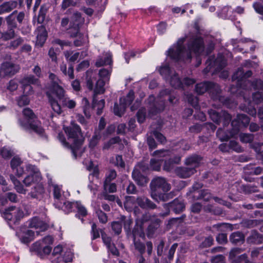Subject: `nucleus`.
Segmentation results:
<instances>
[{
  "mask_svg": "<svg viewBox=\"0 0 263 263\" xmlns=\"http://www.w3.org/2000/svg\"><path fill=\"white\" fill-rule=\"evenodd\" d=\"M63 129L68 137V142L62 133L58 135L59 141L65 147L71 149L74 158L81 156L83 152L81 148L83 140L80 127L74 122H71L69 126H64Z\"/></svg>",
  "mask_w": 263,
  "mask_h": 263,
  "instance_id": "f257e3e1",
  "label": "nucleus"
},
{
  "mask_svg": "<svg viewBox=\"0 0 263 263\" xmlns=\"http://www.w3.org/2000/svg\"><path fill=\"white\" fill-rule=\"evenodd\" d=\"M151 190V196L156 201H166L174 196V192H172L169 194L158 193L160 190L164 193L167 192L171 189V185L165 178L161 177H158L154 178L150 184Z\"/></svg>",
  "mask_w": 263,
  "mask_h": 263,
  "instance_id": "f03ea898",
  "label": "nucleus"
},
{
  "mask_svg": "<svg viewBox=\"0 0 263 263\" xmlns=\"http://www.w3.org/2000/svg\"><path fill=\"white\" fill-rule=\"evenodd\" d=\"M49 79L50 84L47 86V90L46 94L53 111L58 114H60L62 112L61 106L57 100L53 98L52 94L55 95L60 91L64 90V88L60 85L62 82L55 74L52 73H49Z\"/></svg>",
  "mask_w": 263,
  "mask_h": 263,
  "instance_id": "7ed1b4c3",
  "label": "nucleus"
},
{
  "mask_svg": "<svg viewBox=\"0 0 263 263\" xmlns=\"http://www.w3.org/2000/svg\"><path fill=\"white\" fill-rule=\"evenodd\" d=\"M25 118L24 121L19 120L20 126L25 130H32L41 137L46 138L44 130L42 127L41 123L38 121L33 112L29 108H25L23 111Z\"/></svg>",
  "mask_w": 263,
  "mask_h": 263,
  "instance_id": "20e7f679",
  "label": "nucleus"
},
{
  "mask_svg": "<svg viewBox=\"0 0 263 263\" xmlns=\"http://www.w3.org/2000/svg\"><path fill=\"white\" fill-rule=\"evenodd\" d=\"M189 51L185 50L182 47V60H190L192 58L191 52L197 55H200L204 50V46L203 39L197 37L192 39L188 45Z\"/></svg>",
  "mask_w": 263,
  "mask_h": 263,
  "instance_id": "39448f33",
  "label": "nucleus"
},
{
  "mask_svg": "<svg viewBox=\"0 0 263 263\" xmlns=\"http://www.w3.org/2000/svg\"><path fill=\"white\" fill-rule=\"evenodd\" d=\"M160 74L166 80L168 81L175 88L181 87V81L176 72L171 69L167 64L162 65L159 69Z\"/></svg>",
  "mask_w": 263,
  "mask_h": 263,
  "instance_id": "423d86ee",
  "label": "nucleus"
},
{
  "mask_svg": "<svg viewBox=\"0 0 263 263\" xmlns=\"http://www.w3.org/2000/svg\"><path fill=\"white\" fill-rule=\"evenodd\" d=\"M27 170L29 173L23 180L24 183L27 186L32 183L41 181L42 177L39 169L34 165L29 164L26 167Z\"/></svg>",
  "mask_w": 263,
  "mask_h": 263,
  "instance_id": "0eeeda50",
  "label": "nucleus"
},
{
  "mask_svg": "<svg viewBox=\"0 0 263 263\" xmlns=\"http://www.w3.org/2000/svg\"><path fill=\"white\" fill-rule=\"evenodd\" d=\"M84 22L81 14L76 11L73 12L70 18L69 33L72 37L78 36L79 33L80 25Z\"/></svg>",
  "mask_w": 263,
  "mask_h": 263,
  "instance_id": "6e6552de",
  "label": "nucleus"
},
{
  "mask_svg": "<svg viewBox=\"0 0 263 263\" xmlns=\"http://www.w3.org/2000/svg\"><path fill=\"white\" fill-rule=\"evenodd\" d=\"M170 152L166 150H158L153 153V155L155 157L150 161V168L154 171H159L163 161L162 158L168 156Z\"/></svg>",
  "mask_w": 263,
  "mask_h": 263,
  "instance_id": "1a4fd4ad",
  "label": "nucleus"
},
{
  "mask_svg": "<svg viewBox=\"0 0 263 263\" xmlns=\"http://www.w3.org/2000/svg\"><path fill=\"white\" fill-rule=\"evenodd\" d=\"M209 115L212 120L217 124H219L222 120L224 126L228 125L231 121V116L226 111H221L219 113L215 110L211 109L209 111Z\"/></svg>",
  "mask_w": 263,
  "mask_h": 263,
  "instance_id": "9d476101",
  "label": "nucleus"
},
{
  "mask_svg": "<svg viewBox=\"0 0 263 263\" xmlns=\"http://www.w3.org/2000/svg\"><path fill=\"white\" fill-rule=\"evenodd\" d=\"M20 69V66L18 65L11 62L3 63L0 68V77L2 78L11 77L16 73Z\"/></svg>",
  "mask_w": 263,
  "mask_h": 263,
  "instance_id": "9b49d317",
  "label": "nucleus"
},
{
  "mask_svg": "<svg viewBox=\"0 0 263 263\" xmlns=\"http://www.w3.org/2000/svg\"><path fill=\"white\" fill-rule=\"evenodd\" d=\"M226 61L222 55H219L214 60V58L210 57L206 61L207 67L204 69L205 72H209L212 67H215L216 70L219 71L226 66Z\"/></svg>",
  "mask_w": 263,
  "mask_h": 263,
  "instance_id": "f8f14e48",
  "label": "nucleus"
},
{
  "mask_svg": "<svg viewBox=\"0 0 263 263\" xmlns=\"http://www.w3.org/2000/svg\"><path fill=\"white\" fill-rule=\"evenodd\" d=\"M24 216L23 211L15 206H11L6 210L4 214V217L8 220L13 221L14 223L20 220Z\"/></svg>",
  "mask_w": 263,
  "mask_h": 263,
  "instance_id": "ddd939ff",
  "label": "nucleus"
},
{
  "mask_svg": "<svg viewBox=\"0 0 263 263\" xmlns=\"http://www.w3.org/2000/svg\"><path fill=\"white\" fill-rule=\"evenodd\" d=\"M181 160V157L179 155L171 158L167 161H165L163 166L164 170L168 172H174L178 176H181V169L179 167L176 166L179 164Z\"/></svg>",
  "mask_w": 263,
  "mask_h": 263,
  "instance_id": "4468645a",
  "label": "nucleus"
},
{
  "mask_svg": "<svg viewBox=\"0 0 263 263\" xmlns=\"http://www.w3.org/2000/svg\"><path fill=\"white\" fill-rule=\"evenodd\" d=\"M30 250L36 255L42 257L44 255L49 254L51 251V248L49 246L44 245L43 241L39 240L32 245Z\"/></svg>",
  "mask_w": 263,
  "mask_h": 263,
  "instance_id": "2eb2a0df",
  "label": "nucleus"
},
{
  "mask_svg": "<svg viewBox=\"0 0 263 263\" xmlns=\"http://www.w3.org/2000/svg\"><path fill=\"white\" fill-rule=\"evenodd\" d=\"M16 235L23 243H28L34 239V232L25 227H21L16 232Z\"/></svg>",
  "mask_w": 263,
  "mask_h": 263,
  "instance_id": "dca6fc26",
  "label": "nucleus"
},
{
  "mask_svg": "<svg viewBox=\"0 0 263 263\" xmlns=\"http://www.w3.org/2000/svg\"><path fill=\"white\" fill-rule=\"evenodd\" d=\"M61 103L63 107H66L69 109H72L75 107L76 102L74 100L71 99L66 95L65 90H61L59 92L55 94Z\"/></svg>",
  "mask_w": 263,
  "mask_h": 263,
  "instance_id": "f3484780",
  "label": "nucleus"
},
{
  "mask_svg": "<svg viewBox=\"0 0 263 263\" xmlns=\"http://www.w3.org/2000/svg\"><path fill=\"white\" fill-rule=\"evenodd\" d=\"M39 80L33 75H30L24 77L21 81V83L23 86L24 91L28 94L32 92V87L31 84H38Z\"/></svg>",
  "mask_w": 263,
  "mask_h": 263,
  "instance_id": "a211bd4d",
  "label": "nucleus"
},
{
  "mask_svg": "<svg viewBox=\"0 0 263 263\" xmlns=\"http://www.w3.org/2000/svg\"><path fill=\"white\" fill-rule=\"evenodd\" d=\"M168 55L173 61L177 62L181 58V39H178L176 43L174 44L167 51Z\"/></svg>",
  "mask_w": 263,
  "mask_h": 263,
  "instance_id": "6ab92c4d",
  "label": "nucleus"
},
{
  "mask_svg": "<svg viewBox=\"0 0 263 263\" xmlns=\"http://www.w3.org/2000/svg\"><path fill=\"white\" fill-rule=\"evenodd\" d=\"M53 186V194L54 199V204L58 209H62V203L64 202V199L62 195V188L57 184H51Z\"/></svg>",
  "mask_w": 263,
  "mask_h": 263,
  "instance_id": "aec40b11",
  "label": "nucleus"
},
{
  "mask_svg": "<svg viewBox=\"0 0 263 263\" xmlns=\"http://www.w3.org/2000/svg\"><path fill=\"white\" fill-rule=\"evenodd\" d=\"M138 205L143 209L154 210L157 208V205L147 197L142 196H139L136 199Z\"/></svg>",
  "mask_w": 263,
  "mask_h": 263,
  "instance_id": "412c9836",
  "label": "nucleus"
},
{
  "mask_svg": "<svg viewBox=\"0 0 263 263\" xmlns=\"http://www.w3.org/2000/svg\"><path fill=\"white\" fill-rule=\"evenodd\" d=\"M29 227L31 228H34L36 230H39V231H36L37 235L39 234V231H45L48 227L47 223L36 217L30 219L29 221Z\"/></svg>",
  "mask_w": 263,
  "mask_h": 263,
  "instance_id": "4be33fe9",
  "label": "nucleus"
},
{
  "mask_svg": "<svg viewBox=\"0 0 263 263\" xmlns=\"http://www.w3.org/2000/svg\"><path fill=\"white\" fill-rule=\"evenodd\" d=\"M247 242L249 244L259 245L263 243V235L255 230H253L247 238Z\"/></svg>",
  "mask_w": 263,
  "mask_h": 263,
  "instance_id": "5701e85b",
  "label": "nucleus"
},
{
  "mask_svg": "<svg viewBox=\"0 0 263 263\" xmlns=\"http://www.w3.org/2000/svg\"><path fill=\"white\" fill-rule=\"evenodd\" d=\"M132 177L134 180L140 186H144L148 182L147 178L142 175L138 168H135L132 173Z\"/></svg>",
  "mask_w": 263,
  "mask_h": 263,
  "instance_id": "b1692460",
  "label": "nucleus"
},
{
  "mask_svg": "<svg viewBox=\"0 0 263 263\" xmlns=\"http://www.w3.org/2000/svg\"><path fill=\"white\" fill-rule=\"evenodd\" d=\"M45 193V189L42 184L39 183L32 189L31 192L28 194L32 198L41 199L43 197Z\"/></svg>",
  "mask_w": 263,
  "mask_h": 263,
  "instance_id": "393cba45",
  "label": "nucleus"
},
{
  "mask_svg": "<svg viewBox=\"0 0 263 263\" xmlns=\"http://www.w3.org/2000/svg\"><path fill=\"white\" fill-rule=\"evenodd\" d=\"M239 129L238 127H235L233 130L229 133V134H226L223 131V130L220 128H219L216 133L217 137L221 141H228L230 138L234 137L237 135L238 133Z\"/></svg>",
  "mask_w": 263,
  "mask_h": 263,
  "instance_id": "a878e982",
  "label": "nucleus"
},
{
  "mask_svg": "<svg viewBox=\"0 0 263 263\" xmlns=\"http://www.w3.org/2000/svg\"><path fill=\"white\" fill-rule=\"evenodd\" d=\"M36 44L40 47H42L44 43L45 42L47 36V33L45 28L41 26L37 28L36 31Z\"/></svg>",
  "mask_w": 263,
  "mask_h": 263,
  "instance_id": "bb28decb",
  "label": "nucleus"
},
{
  "mask_svg": "<svg viewBox=\"0 0 263 263\" xmlns=\"http://www.w3.org/2000/svg\"><path fill=\"white\" fill-rule=\"evenodd\" d=\"M202 158L197 155H193L189 157L185 161V165L189 167H193L195 169L201 162Z\"/></svg>",
  "mask_w": 263,
  "mask_h": 263,
  "instance_id": "cd10ccee",
  "label": "nucleus"
},
{
  "mask_svg": "<svg viewBox=\"0 0 263 263\" xmlns=\"http://www.w3.org/2000/svg\"><path fill=\"white\" fill-rule=\"evenodd\" d=\"M209 85L210 86L209 87V92L211 95L212 97L214 100L218 99L221 101V89L219 86L213 82H209Z\"/></svg>",
  "mask_w": 263,
  "mask_h": 263,
  "instance_id": "c85d7f7f",
  "label": "nucleus"
},
{
  "mask_svg": "<svg viewBox=\"0 0 263 263\" xmlns=\"http://www.w3.org/2000/svg\"><path fill=\"white\" fill-rule=\"evenodd\" d=\"M17 5V3L15 1H9L4 3L0 5V15L10 12L15 9Z\"/></svg>",
  "mask_w": 263,
  "mask_h": 263,
  "instance_id": "c756f323",
  "label": "nucleus"
},
{
  "mask_svg": "<svg viewBox=\"0 0 263 263\" xmlns=\"http://www.w3.org/2000/svg\"><path fill=\"white\" fill-rule=\"evenodd\" d=\"M245 235L240 232H235L230 236V241L234 245L241 244L245 241Z\"/></svg>",
  "mask_w": 263,
  "mask_h": 263,
  "instance_id": "7c9ffc66",
  "label": "nucleus"
},
{
  "mask_svg": "<svg viewBox=\"0 0 263 263\" xmlns=\"http://www.w3.org/2000/svg\"><path fill=\"white\" fill-rule=\"evenodd\" d=\"M165 103L163 101L161 100L159 102H157L150 105L149 114L154 115L162 110L164 109Z\"/></svg>",
  "mask_w": 263,
  "mask_h": 263,
  "instance_id": "2f4dec72",
  "label": "nucleus"
},
{
  "mask_svg": "<svg viewBox=\"0 0 263 263\" xmlns=\"http://www.w3.org/2000/svg\"><path fill=\"white\" fill-rule=\"evenodd\" d=\"M194 197L196 199H203L205 201H209L212 198L211 193L206 190L194 191Z\"/></svg>",
  "mask_w": 263,
  "mask_h": 263,
  "instance_id": "473e14b6",
  "label": "nucleus"
},
{
  "mask_svg": "<svg viewBox=\"0 0 263 263\" xmlns=\"http://www.w3.org/2000/svg\"><path fill=\"white\" fill-rule=\"evenodd\" d=\"M111 63V55L107 53L100 57L96 63L97 67H101L106 65H110Z\"/></svg>",
  "mask_w": 263,
  "mask_h": 263,
  "instance_id": "72a5a7b5",
  "label": "nucleus"
},
{
  "mask_svg": "<svg viewBox=\"0 0 263 263\" xmlns=\"http://www.w3.org/2000/svg\"><path fill=\"white\" fill-rule=\"evenodd\" d=\"M96 96L93 95V101H92V107L93 108L97 109V114L99 115L102 113V110L105 106V100L102 99L99 101L96 99Z\"/></svg>",
  "mask_w": 263,
  "mask_h": 263,
  "instance_id": "f704fd0d",
  "label": "nucleus"
},
{
  "mask_svg": "<svg viewBox=\"0 0 263 263\" xmlns=\"http://www.w3.org/2000/svg\"><path fill=\"white\" fill-rule=\"evenodd\" d=\"M16 13L17 11L15 10L6 17L7 24L9 28H15L17 27V24L15 21Z\"/></svg>",
  "mask_w": 263,
  "mask_h": 263,
  "instance_id": "c9c22d12",
  "label": "nucleus"
},
{
  "mask_svg": "<svg viewBox=\"0 0 263 263\" xmlns=\"http://www.w3.org/2000/svg\"><path fill=\"white\" fill-rule=\"evenodd\" d=\"M107 81L99 79L96 82V87L94 89V95L97 96L98 94L104 93L105 88L104 87L105 84Z\"/></svg>",
  "mask_w": 263,
  "mask_h": 263,
  "instance_id": "e433bc0d",
  "label": "nucleus"
},
{
  "mask_svg": "<svg viewBox=\"0 0 263 263\" xmlns=\"http://www.w3.org/2000/svg\"><path fill=\"white\" fill-rule=\"evenodd\" d=\"M126 108V105L122 103V99H120V105H118L117 103H115L114 104V114L117 116L121 117L124 114Z\"/></svg>",
  "mask_w": 263,
  "mask_h": 263,
  "instance_id": "4c0bfd02",
  "label": "nucleus"
},
{
  "mask_svg": "<svg viewBox=\"0 0 263 263\" xmlns=\"http://www.w3.org/2000/svg\"><path fill=\"white\" fill-rule=\"evenodd\" d=\"M209 82H205L197 84L195 87L196 92L199 95H202L206 91H209V87L210 86Z\"/></svg>",
  "mask_w": 263,
  "mask_h": 263,
  "instance_id": "58836bf2",
  "label": "nucleus"
},
{
  "mask_svg": "<svg viewBox=\"0 0 263 263\" xmlns=\"http://www.w3.org/2000/svg\"><path fill=\"white\" fill-rule=\"evenodd\" d=\"M60 70L65 76H68L70 79H73L74 78V70L72 66H69L68 69V71H67L66 64L62 63L60 65Z\"/></svg>",
  "mask_w": 263,
  "mask_h": 263,
  "instance_id": "ea45409f",
  "label": "nucleus"
},
{
  "mask_svg": "<svg viewBox=\"0 0 263 263\" xmlns=\"http://www.w3.org/2000/svg\"><path fill=\"white\" fill-rule=\"evenodd\" d=\"M213 228L220 232H226L227 230L232 231L233 230V226L228 223H217L213 225Z\"/></svg>",
  "mask_w": 263,
  "mask_h": 263,
  "instance_id": "a19ab883",
  "label": "nucleus"
},
{
  "mask_svg": "<svg viewBox=\"0 0 263 263\" xmlns=\"http://www.w3.org/2000/svg\"><path fill=\"white\" fill-rule=\"evenodd\" d=\"M241 191L245 194H251L257 192L258 188L255 185L251 184L242 185L240 187Z\"/></svg>",
  "mask_w": 263,
  "mask_h": 263,
  "instance_id": "79ce46f5",
  "label": "nucleus"
},
{
  "mask_svg": "<svg viewBox=\"0 0 263 263\" xmlns=\"http://www.w3.org/2000/svg\"><path fill=\"white\" fill-rule=\"evenodd\" d=\"M160 222V220L156 219V220L154 222L152 223L151 224L149 225V226L147 228V236L148 237H152L153 236L155 231L159 228Z\"/></svg>",
  "mask_w": 263,
  "mask_h": 263,
  "instance_id": "37998d69",
  "label": "nucleus"
},
{
  "mask_svg": "<svg viewBox=\"0 0 263 263\" xmlns=\"http://www.w3.org/2000/svg\"><path fill=\"white\" fill-rule=\"evenodd\" d=\"M232 80H237L238 84L241 85L240 82L244 81V71L242 68H238L232 76Z\"/></svg>",
  "mask_w": 263,
  "mask_h": 263,
  "instance_id": "c03bdc74",
  "label": "nucleus"
},
{
  "mask_svg": "<svg viewBox=\"0 0 263 263\" xmlns=\"http://www.w3.org/2000/svg\"><path fill=\"white\" fill-rule=\"evenodd\" d=\"M135 199L133 197L126 198L124 202V208L128 212L132 211L135 207Z\"/></svg>",
  "mask_w": 263,
  "mask_h": 263,
  "instance_id": "a18cd8bd",
  "label": "nucleus"
},
{
  "mask_svg": "<svg viewBox=\"0 0 263 263\" xmlns=\"http://www.w3.org/2000/svg\"><path fill=\"white\" fill-rule=\"evenodd\" d=\"M111 72V69L110 68L109 69H106L105 68L101 69L99 72V79L108 82Z\"/></svg>",
  "mask_w": 263,
  "mask_h": 263,
  "instance_id": "49530a36",
  "label": "nucleus"
},
{
  "mask_svg": "<svg viewBox=\"0 0 263 263\" xmlns=\"http://www.w3.org/2000/svg\"><path fill=\"white\" fill-rule=\"evenodd\" d=\"M101 137V133L100 132L96 131L94 135L92 136L89 142V147L93 148L98 143Z\"/></svg>",
  "mask_w": 263,
  "mask_h": 263,
  "instance_id": "de8ad7c7",
  "label": "nucleus"
},
{
  "mask_svg": "<svg viewBox=\"0 0 263 263\" xmlns=\"http://www.w3.org/2000/svg\"><path fill=\"white\" fill-rule=\"evenodd\" d=\"M24 42L23 37H18L9 43L8 48L10 49H15Z\"/></svg>",
  "mask_w": 263,
  "mask_h": 263,
  "instance_id": "09e8293b",
  "label": "nucleus"
},
{
  "mask_svg": "<svg viewBox=\"0 0 263 263\" xmlns=\"http://www.w3.org/2000/svg\"><path fill=\"white\" fill-rule=\"evenodd\" d=\"M120 99H122V103L125 105L126 107L127 106L129 105L132 103L134 99V91H130L126 97L121 98Z\"/></svg>",
  "mask_w": 263,
  "mask_h": 263,
  "instance_id": "8fccbe9b",
  "label": "nucleus"
},
{
  "mask_svg": "<svg viewBox=\"0 0 263 263\" xmlns=\"http://www.w3.org/2000/svg\"><path fill=\"white\" fill-rule=\"evenodd\" d=\"M0 154L4 159H8L13 155V152L9 147L4 146L1 149Z\"/></svg>",
  "mask_w": 263,
  "mask_h": 263,
  "instance_id": "3c124183",
  "label": "nucleus"
},
{
  "mask_svg": "<svg viewBox=\"0 0 263 263\" xmlns=\"http://www.w3.org/2000/svg\"><path fill=\"white\" fill-rule=\"evenodd\" d=\"M195 169L193 167L185 166L182 168V178H187L194 174L195 172Z\"/></svg>",
  "mask_w": 263,
  "mask_h": 263,
  "instance_id": "603ef678",
  "label": "nucleus"
},
{
  "mask_svg": "<svg viewBox=\"0 0 263 263\" xmlns=\"http://www.w3.org/2000/svg\"><path fill=\"white\" fill-rule=\"evenodd\" d=\"M132 233L133 235V239H134L135 238L136 239L137 236L140 237H144V233L142 227L140 226H136L133 230Z\"/></svg>",
  "mask_w": 263,
  "mask_h": 263,
  "instance_id": "864d4df0",
  "label": "nucleus"
},
{
  "mask_svg": "<svg viewBox=\"0 0 263 263\" xmlns=\"http://www.w3.org/2000/svg\"><path fill=\"white\" fill-rule=\"evenodd\" d=\"M75 206L77 209L78 214L80 216L84 217L87 214L86 209L79 202L75 203Z\"/></svg>",
  "mask_w": 263,
  "mask_h": 263,
  "instance_id": "5fc2aeb1",
  "label": "nucleus"
},
{
  "mask_svg": "<svg viewBox=\"0 0 263 263\" xmlns=\"http://www.w3.org/2000/svg\"><path fill=\"white\" fill-rule=\"evenodd\" d=\"M170 204L173 208V210L175 213H179L181 212V202L178 198L174 200Z\"/></svg>",
  "mask_w": 263,
  "mask_h": 263,
  "instance_id": "6e6d98bb",
  "label": "nucleus"
},
{
  "mask_svg": "<svg viewBox=\"0 0 263 263\" xmlns=\"http://www.w3.org/2000/svg\"><path fill=\"white\" fill-rule=\"evenodd\" d=\"M16 101L17 105L20 107H23L25 105L29 104L30 100L26 95H23L19 97L17 99Z\"/></svg>",
  "mask_w": 263,
  "mask_h": 263,
  "instance_id": "4d7b16f0",
  "label": "nucleus"
},
{
  "mask_svg": "<svg viewBox=\"0 0 263 263\" xmlns=\"http://www.w3.org/2000/svg\"><path fill=\"white\" fill-rule=\"evenodd\" d=\"M134 244L135 249L139 251V252L141 254H143L145 252V246L144 243L140 242V241H138L135 239H134Z\"/></svg>",
  "mask_w": 263,
  "mask_h": 263,
  "instance_id": "13d9d810",
  "label": "nucleus"
},
{
  "mask_svg": "<svg viewBox=\"0 0 263 263\" xmlns=\"http://www.w3.org/2000/svg\"><path fill=\"white\" fill-rule=\"evenodd\" d=\"M4 35V41H7L10 39H13L15 35V31L14 30V28H9L8 27V29L7 31L3 32Z\"/></svg>",
  "mask_w": 263,
  "mask_h": 263,
  "instance_id": "bf43d9fd",
  "label": "nucleus"
},
{
  "mask_svg": "<svg viewBox=\"0 0 263 263\" xmlns=\"http://www.w3.org/2000/svg\"><path fill=\"white\" fill-rule=\"evenodd\" d=\"M241 142L244 143H250L253 140V135L251 134L241 133L239 135Z\"/></svg>",
  "mask_w": 263,
  "mask_h": 263,
  "instance_id": "052dcab7",
  "label": "nucleus"
},
{
  "mask_svg": "<svg viewBox=\"0 0 263 263\" xmlns=\"http://www.w3.org/2000/svg\"><path fill=\"white\" fill-rule=\"evenodd\" d=\"M117 177V174L115 170H110L106 175L105 180L104 183H109Z\"/></svg>",
  "mask_w": 263,
  "mask_h": 263,
  "instance_id": "680f3d73",
  "label": "nucleus"
},
{
  "mask_svg": "<svg viewBox=\"0 0 263 263\" xmlns=\"http://www.w3.org/2000/svg\"><path fill=\"white\" fill-rule=\"evenodd\" d=\"M187 99L188 102L194 107L196 108L198 105V98L195 97L192 94L187 95Z\"/></svg>",
  "mask_w": 263,
  "mask_h": 263,
  "instance_id": "e2e57ef3",
  "label": "nucleus"
},
{
  "mask_svg": "<svg viewBox=\"0 0 263 263\" xmlns=\"http://www.w3.org/2000/svg\"><path fill=\"white\" fill-rule=\"evenodd\" d=\"M22 163V161L20 158L18 157H14L11 161V167L13 170H14L15 169L18 168V167H20Z\"/></svg>",
  "mask_w": 263,
  "mask_h": 263,
  "instance_id": "0e129e2a",
  "label": "nucleus"
},
{
  "mask_svg": "<svg viewBox=\"0 0 263 263\" xmlns=\"http://www.w3.org/2000/svg\"><path fill=\"white\" fill-rule=\"evenodd\" d=\"M146 109L145 108H141L139 109L137 114L138 121L139 123H143L146 116Z\"/></svg>",
  "mask_w": 263,
  "mask_h": 263,
  "instance_id": "69168bd1",
  "label": "nucleus"
},
{
  "mask_svg": "<svg viewBox=\"0 0 263 263\" xmlns=\"http://www.w3.org/2000/svg\"><path fill=\"white\" fill-rule=\"evenodd\" d=\"M104 188L106 192H108L109 193H115L117 191V186L114 183H104Z\"/></svg>",
  "mask_w": 263,
  "mask_h": 263,
  "instance_id": "338daca9",
  "label": "nucleus"
},
{
  "mask_svg": "<svg viewBox=\"0 0 263 263\" xmlns=\"http://www.w3.org/2000/svg\"><path fill=\"white\" fill-rule=\"evenodd\" d=\"M96 214L100 222L105 223L107 221V216L106 214L101 210L96 211Z\"/></svg>",
  "mask_w": 263,
  "mask_h": 263,
  "instance_id": "774afa93",
  "label": "nucleus"
}]
</instances>
